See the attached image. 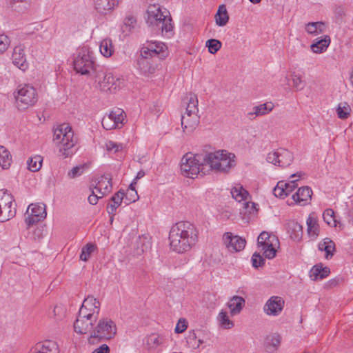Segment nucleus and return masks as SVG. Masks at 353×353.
Listing matches in <instances>:
<instances>
[{"label":"nucleus","mask_w":353,"mask_h":353,"mask_svg":"<svg viewBox=\"0 0 353 353\" xmlns=\"http://www.w3.org/2000/svg\"><path fill=\"white\" fill-rule=\"evenodd\" d=\"M305 30L310 34L317 35L325 32V25L321 21L309 22L305 24Z\"/></svg>","instance_id":"36"},{"label":"nucleus","mask_w":353,"mask_h":353,"mask_svg":"<svg viewBox=\"0 0 353 353\" xmlns=\"http://www.w3.org/2000/svg\"><path fill=\"white\" fill-rule=\"evenodd\" d=\"M258 245L262 248L264 256L272 259L276 256V248L279 245V239L274 234L263 231L257 239Z\"/></svg>","instance_id":"8"},{"label":"nucleus","mask_w":353,"mask_h":353,"mask_svg":"<svg viewBox=\"0 0 353 353\" xmlns=\"http://www.w3.org/2000/svg\"><path fill=\"white\" fill-rule=\"evenodd\" d=\"M57 345L54 341H46L43 343L37 344L31 353H57Z\"/></svg>","instance_id":"31"},{"label":"nucleus","mask_w":353,"mask_h":353,"mask_svg":"<svg viewBox=\"0 0 353 353\" xmlns=\"http://www.w3.org/2000/svg\"><path fill=\"white\" fill-rule=\"evenodd\" d=\"M265 262L264 259L260 255L259 253H254L252 256V266L255 268H258L263 265Z\"/></svg>","instance_id":"55"},{"label":"nucleus","mask_w":353,"mask_h":353,"mask_svg":"<svg viewBox=\"0 0 353 353\" xmlns=\"http://www.w3.org/2000/svg\"><path fill=\"white\" fill-rule=\"evenodd\" d=\"M101 53L105 57H110L113 52L114 48L110 39H104L102 41L99 46Z\"/></svg>","instance_id":"44"},{"label":"nucleus","mask_w":353,"mask_h":353,"mask_svg":"<svg viewBox=\"0 0 353 353\" xmlns=\"http://www.w3.org/2000/svg\"><path fill=\"white\" fill-rule=\"evenodd\" d=\"M163 343V338L156 334H152L146 338V344L150 348H157Z\"/></svg>","instance_id":"49"},{"label":"nucleus","mask_w":353,"mask_h":353,"mask_svg":"<svg viewBox=\"0 0 353 353\" xmlns=\"http://www.w3.org/2000/svg\"><path fill=\"white\" fill-rule=\"evenodd\" d=\"M101 124L103 128L107 130H111L116 128L120 129L122 128V125H118L116 123H114L108 115L103 117L101 121Z\"/></svg>","instance_id":"53"},{"label":"nucleus","mask_w":353,"mask_h":353,"mask_svg":"<svg viewBox=\"0 0 353 353\" xmlns=\"http://www.w3.org/2000/svg\"><path fill=\"white\" fill-rule=\"evenodd\" d=\"M125 192L123 190H120L111 198V203H108L107 206V211L109 214L114 215L117 208L121 204L124 199Z\"/></svg>","instance_id":"33"},{"label":"nucleus","mask_w":353,"mask_h":353,"mask_svg":"<svg viewBox=\"0 0 353 353\" xmlns=\"http://www.w3.org/2000/svg\"><path fill=\"white\" fill-rule=\"evenodd\" d=\"M229 16L226 7L224 4L219 6L217 12L215 14V21L219 26H224L228 22Z\"/></svg>","instance_id":"38"},{"label":"nucleus","mask_w":353,"mask_h":353,"mask_svg":"<svg viewBox=\"0 0 353 353\" xmlns=\"http://www.w3.org/2000/svg\"><path fill=\"white\" fill-rule=\"evenodd\" d=\"M231 194L232 197L239 202L245 200L249 196L248 192L240 185L234 187L231 190Z\"/></svg>","instance_id":"42"},{"label":"nucleus","mask_w":353,"mask_h":353,"mask_svg":"<svg viewBox=\"0 0 353 353\" xmlns=\"http://www.w3.org/2000/svg\"><path fill=\"white\" fill-rule=\"evenodd\" d=\"M92 353H110V347L108 345L103 344L99 348L95 349Z\"/></svg>","instance_id":"61"},{"label":"nucleus","mask_w":353,"mask_h":353,"mask_svg":"<svg viewBox=\"0 0 353 353\" xmlns=\"http://www.w3.org/2000/svg\"><path fill=\"white\" fill-rule=\"evenodd\" d=\"M281 336L276 333L271 334L266 337L265 349L270 353H274L280 347Z\"/></svg>","instance_id":"29"},{"label":"nucleus","mask_w":353,"mask_h":353,"mask_svg":"<svg viewBox=\"0 0 353 353\" xmlns=\"http://www.w3.org/2000/svg\"><path fill=\"white\" fill-rule=\"evenodd\" d=\"M27 213L28 214L25 222L28 226L33 225L46 217V205L43 203H31L28 208Z\"/></svg>","instance_id":"10"},{"label":"nucleus","mask_w":353,"mask_h":353,"mask_svg":"<svg viewBox=\"0 0 353 353\" xmlns=\"http://www.w3.org/2000/svg\"><path fill=\"white\" fill-rule=\"evenodd\" d=\"M331 39L330 36L325 35L323 37L317 38L315 41L311 44L310 48L314 53H323L330 46Z\"/></svg>","instance_id":"28"},{"label":"nucleus","mask_w":353,"mask_h":353,"mask_svg":"<svg viewBox=\"0 0 353 353\" xmlns=\"http://www.w3.org/2000/svg\"><path fill=\"white\" fill-rule=\"evenodd\" d=\"M223 155V150H218L214 152H207L203 155V161L205 166L210 165L211 170H219V165L221 163V158Z\"/></svg>","instance_id":"23"},{"label":"nucleus","mask_w":353,"mask_h":353,"mask_svg":"<svg viewBox=\"0 0 353 353\" xmlns=\"http://www.w3.org/2000/svg\"><path fill=\"white\" fill-rule=\"evenodd\" d=\"M350 111L351 108L347 103H339L336 109L338 117L341 119H347L350 115Z\"/></svg>","instance_id":"50"},{"label":"nucleus","mask_w":353,"mask_h":353,"mask_svg":"<svg viewBox=\"0 0 353 353\" xmlns=\"http://www.w3.org/2000/svg\"><path fill=\"white\" fill-rule=\"evenodd\" d=\"M245 299L239 296H234L228 303V306L230 310L232 315H236L241 312L243 307L245 306Z\"/></svg>","instance_id":"30"},{"label":"nucleus","mask_w":353,"mask_h":353,"mask_svg":"<svg viewBox=\"0 0 353 353\" xmlns=\"http://www.w3.org/2000/svg\"><path fill=\"white\" fill-rule=\"evenodd\" d=\"M88 298H85L79 311V315L74 323V330L79 334H86L88 331V310L85 303Z\"/></svg>","instance_id":"14"},{"label":"nucleus","mask_w":353,"mask_h":353,"mask_svg":"<svg viewBox=\"0 0 353 353\" xmlns=\"http://www.w3.org/2000/svg\"><path fill=\"white\" fill-rule=\"evenodd\" d=\"M145 174L143 170L139 171L138 173L137 174V176H136L135 179H134V181H136L137 180L143 178L145 176Z\"/></svg>","instance_id":"63"},{"label":"nucleus","mask_w":353,"mask_h":353,"mask_svg":"<svg viewBox=\"0 0 353 353\" xmlns=\"http://www.w3.org/2000/svg\"><path fill=\"white\" fill-rule=\"evenodd\" d=\"M205 46L208 48L209 52L214 54L221 49L222 43L219 40L210 39L206 41Z\"/></svg>","instance_id":"52"},{"label":"nucleus","mask_w":353,"mask_h":353,"mask_svg":"<svg viewBox=\"0 0 353 353\" xmlns=\"http://www.w3.org/2000/svg\"><path fill=\"white\" fill-rule=\"evenodd\" d=\"M12 63L19 69L25 71L28 68V63L23 48L21 46H16L12 55Z\"/></svg>","instance_id":"22"},{"label":"nucleus","mask_w":353,"mask_h":353,"mask_svg":"<svg viewBox=\"0 0 353 353\" xmlns=\"http://www.w3.org/2000/svg\"><path fill=\"white\" fill-rule=\"evenodd\" d=\"M137 68L141 73L148 75L155 72L156 63L154 58L141 50V55L137 59Z\"/></svg>","instance_id":"16"},{"label":"nucleus","mask_w":353,"mask_h":353,"mask_svg":"<svg viewBox=\"0 0 353 353\" xmlns=\"http://www.w3.org/2000/svg\"><path fill=\"white\" fill-rule=\"evenodd\" d=\"M12 157L10 152L3 146L0 145V168L8 169L10 166Z\"/></svg>","instance_id":"40"},{"label":"nucleus","mask_w":353,"mask_h":353,"mask_svg":"<svg viewBox=\"0 0 353 353\" xmlns=\"http://www.w3.org/2000/svg\"><path fill=\"white\" fill-rule=\"evenodd\" d=\"M88 46H83L78 48L76 54L74 55V69L77 73L81 74H88Z\"/></svg>","instance_id":"13"},{"label":"nucleus","mask_w":353,"mask_h":353,"mask_svg":"<svg viewBox=\"0 0 353 353\" xmlns=\"http://www.w3.org/2000/svg\"><path fill=\"white\" fill-rule=\"evenodd\" d=\"M119 3V0H94V9L103 15L110 12Z\"/></svg>","instance_id":"21"},{"label":"nucleus","mask_w":353,"mask_h":353,"mask_svg":"<svg viewBox=\"0 0 353 353\" xmlns=\"http://www.w3.org/2000/svg\"><path fill=\"white\" fill-rule=\"evenodd\" d=\"M169 240L172 250L183 253L196 245L198 241V231L190 222L180 221L171 228Z\"/></svg>","instance_id":"1"},{"label":"nucleus","mask_w":353,"mask_h":353,"mask_svg":"<svg viewBox=\"0 0 353 353\" xmlns=\"http://www.w3.org/2000/svg\"><path fill=\"white\" fill-rule=\"evenodd\" d=\"M307 232L308 236L312 239L315 240L319 235L320 228L318 223V219L315 213L310 214L307 219Z\"/></svg>","instance_id":"24"},{"label":"nucleus","mask_w":353,"mask_h":353,"mask_svg":"<svg viewBox=\"0 0 353 353\" xmlns=\"http://www.w3.org/2000/svg\"><path fill=\"white\" fill-rule=\"evenodd\" d=\"M318 248L319 250L325 252V258L327 259L331 258L335 252V243L330 238H325L319 242Z\"/></svg>","instance_id":"35"},{"label":"nucleus","mask_w":353,"mask_h":353,"mask_svg":"<svg viewBox=\"0 0 353 353\" xmlns=\"http://www.w3.org/2000/svg\"><path fill=\"white\" fill-rule=\"evenodd\" d=\"M330 273V270L327 267H323L321 264L316 265L312 267L310 271V276L314 280H321L327 277Z\"/></svg>","instance_id":"32"},{"label":"nucleus","mask_w":353,"mask_h":353,"mask_svg":"<svg viewBox=\"0 0 353 353\" xmlns=\"http://www.w3.org/2000/svg\"><path fill=\"white\" fill-rule=\"evenodd\" d=\"M10 45L9 38L4 34H0V54H3L8 48Z\"/></svg>","instance_id":"57"},{"label":"nucleus","mask_w":353,"mask_h":353,"mask_svg":"<svg viewBox=\"0 0 353 353\" xmlns=\"http://www.w3.org/2000/svg\"><path fill=\"white\" fill-rule=\"evenodd\" d=\"M42 234V230L41 228H37L34 232V239H36V236L38 238V239H40L41 236Z\"/></svg>","instance_id":"62"},{"label":"nucleus","mask_w":353,"mask_h":353,"mask_svg":"<svg viewBox=\"0 0 353 353\" xmlns=\"http://www.w3.org/2000/svg\"><path fill=\"white\" fill-rule=\"evenodd\" d=\"M221 158V163L219 165V170L221 172H228L235 165V155L234 154L223 150V155Z\"/></svg>","instance_id":"26"},{"label":"nucleus","mask_w":353,"mask_h":353,"mask_svg":"<svg viewBox=\"0 0 353 353\" xmlns=\"http://www.w3.org/2000/svg\"><path fill=\"white\" fill-rule=\"evenodd\" d=\"M293 86L296 90H301L304 88V83L302 80L301 76L299 74H293L292 75Z\"/></svg>","instance_id":"56"},{"label":"nucleus","mask_w":353,"mask_h":353,"mask_svg":"<svg viewBox=\"0 0 353 353\" xmlns=\"http://www.w3.org/2000/svg\"><path fill=\"white\" fill-rule=\"evenodd\" d=\"M188 327L187 321L185 319H181L175 327L176 333H183Z\"/></svg>","instance_id":"58"},{"label":"nucleus","mask_w":353,"mask_h":353,"mask_svg":"<svg viewBox=\"0 0 353 353\" xmlns=\"http://www.w3.org/2000/svg\"><path fill=\"white\" fill-rule=\"evenodd\" d=\"M218 320L221 326L224 329H230L234 326V323L230 320L226 312L221 311L219 314Z\"/></svg>","instance_id":"47"},{"label":"nucleus","mask_w":353,"mask_h":353,"mask_svg":"<svg viewBox=\"0 0 353 353\" xmlns=\"http://www.w3.org/2000/svg\"><path fill=\"white\" fill-rule=\"evenodd\" d=\"M203 154L193 155L190 153L185 154L181 159V170L182 174L187 177L194 179L201 172L205 174L203 171L205 164L201 163Z\"/></svg>","instance_id":"5"},{"label":"nucleus","mask_w":353,"mask_h":353,"mask_svg":"<svg viewBox=\"0 0 353 353\" xmlns=\"http://www.w3.org/2000/svg\"><path fill=\"white\" fill-rule=\"evenodd\" d=\"M274 108V104L267 102L259 105L254 106L252 110L246 114V117L250 120H254L257 117L263 116L270 112Z\"/></svg>","instance_id":"20"},{"label":"nucleus","mask_w":353,"mask_h":353,"mask_svg":"<svg viewBox=\"0 0 353 353\" xmlns=\"http://www.w3.org/2000/svg\"><path fill=\"white\" fill-rule=\"evenodd\" d=\"M88 168V165L87 163H84L82 165H79L77 166L74 167L68 173V176L70 179H74L78 176H81L83 173L85 172L87 169Z\"/></svg>","instance_id":"48"},{"label":"nucleus","mask_w":353,"mask_h":353,"mask_svg":"<svg viewBox=\"0 0 353 353\" xmlns=\"http://www.w3.org/2000/svg\"><path fill=\"white\" fill-rule=\"evenodd\" d=\"M105 148L108 151L114 150L116 152L121 149V145L112 141H108L105 143Z\"/></svg>","instance_id":"59"},{"label":"nucleus","mask_w":353,"mask_h":353,"mask_svg":"<svg viewBox=\"0 0 353 353\" xmlns=\"http://www.w3.org/2000/svg\"><path fill=\"white\" fill-rule=\"evenodd\" d=\"M288 232L290 238L294 241H299L303 236V226L296 221H291L288 223Z\"/></svg>","instance_id":"34"},{"label":"nucleus","mask_w":353,"mask_h":353,"mask_svg":"<svg viewBox=\"0 0 353 353\" xmlns=\"http://www.w3.org/2000/svg\"><path fill=\"white\" fill-rule=\"evenodd\" d=\"M117 333V326L114 321L108 319H101L94 330L90 334V343L101 342L111 339Z\"/></svg>","instance_id":"6"},{"label":"nucleus","mask_w":353,"mask_h":353,"mask_svg":"<svg viewBox=\"0 0 353 353\" xmlns=\"http://www.w3.org/2000/svg\"><path fill=\"white\" fill-rule=\"evenodd\" d=\"M342 280L340 279H334L329 281L330 285L334 286L338 285Z\"/></svg>","instance_id":"64"},{"label":"nucleus","mask_w":353,"mask_h":353,"mask_svg":"<svg viewBox=\"0 0 353 353\" xmlns=\"http://www.w3.org/2000/svg\"><path fill=\"white\" fill-rule=\"evenodd\" d=\"M90 302H91V305L93 307L92 308H91L90 307V314H89L90 321H96L98 318L99 313L101 304L98 300H97L95 298H93L92 296H90ZM90 324L92 325V323L90 322Z\"/></svg>","instance_id":"41"},{"label":"nucleus","mask_w":353,"mask_h":353,"mask_svg":"<svg viewBox=\"0 0 353 353\" xmlns=\"http://www.w3.org/2000/svg\"><path fill=\"white\" fill-rule=\"evenodd\" d=\"M293 154L288 150L279 148L276 151L270 152L267 157L268 162L280 167H287L293 161Z\"/></svg>","instance_id":"12"},{"label":"nucleus","mask_w":353,"mask_h":353,"mask_svg":"<svg viewBox=\"0 0 353 353\" xmlns=\"http://www.w3.org/2000/svg\"><path fill=\"white\" fill-rule=\"evenodd\" d=\"M112 179L109 175L102 176L99 178L94 189H92L90 194V204L95 205L99 199L109 193L112 190Z\"/></svg>","instance_id":"9"},{"label":"nucleus","mask_w":353,"mask_h":353,"mask_svg":"<svg viewBox=\"0 0 353 353\" xmlns=\"http://www.w3.org/2000/svg\"><path fill=\"white\" fill-rule=\"evenodd\" d=\"M54 142L60 145L59 153L63 158L72 156L76 151L74 132L68 123L59 125L54 130Z\"/></svg>","instance_id":"4"},{"label":"nucleus","mask_w":353,"mask_h":353,"mask_svg":"<svg viewBox=\"0 0 353 353\" xmlns=\"http://www.w3.org/2000/svg\"><path fill=\"white\" fill-rule=\"evenodd\" d=\"M166 48L164 43L161 42H154L148 44V46L143 47L141 50H145L146 54L153 58L156 57L162 58L165 57L164 52Z\"/></svg>","instance_id":"25"},{"label":"nucleus","mask_w":353,"mask_h":353,"mask_svg":"<svg viewBox=\"0 0 353 353\" xmlns=\"http://www.w3.org/2000/svg\"><path fill=\"white\" fill-rule=\"evenodd\" d=\"M285 305L283 299L278 296H271L264 305L263 311L268 316H279Z\"/></svg>","instance_id":"17"},{"label":"nucleus","mask_w":353,"mask_h":353,"mask_svg":"<svg viewBox=\"0 0 353 353\" xmlns=\"http://www.w3.org/2000/svg\"><path fill=\"white\" fill-rule=\"evenodd\" d=\"M80 259L84 261H86L88 259V243L84 245L82 248Z\"/></svg>","instance_id":"60"},{"label":"nucleus","mask_w":353,"mask_h":353,"mask_svg":"<svg viewBox=\"0 0 353 353\" xmlns=\"http://www.w3.org/2000/svg\"><path fill=\"white\" fill-rule=\"evenodd\" d=\"M312 190L308 186H303L298 189L297 192L292 195V199L301 205H305L311 199Z\"/></svg>","instance_id":"27"},{"label":"nucleus","mask_w":353,"mask_h":353,"mask_svg":"<svg viewBox=\"0 0 353 353\" xmlns=\"http://www.w3.org/2000/svg\"><path fill=\"white\" fill-rule=\"evenodd\" d=\"M123 81V79L114 77L110 72L107 73L101 66L95 65L90 59V85L93 88L112 92L121 88Z\"/></svg>","instance_id":"2"},{"label":"nucleus","mask_w":353,"mask_h":353,"mask_svg":"<svg viewBox=\"0 0 353 353\" xmlns=\"http://www.w3.org/2000/svg\"><path fill=\"white\" fill-rule=\"evenodd\" d=\"M323 218L324 221L328 225H333L334 227L336 226V221L335 219V215L334 212L332 209L328 208L326 209L323 214Z\"/></svg>","instance_id":"51"},{"label":"nucleus","mask_w":353,"mask_h":353,"mask_svg":"<svg viewBox=\"0 0 353 353\" xmlns=\"http://www.w3.org/2000/svg\"><path fill=\"white\" fill-rule=\"evenodd\" d=\"M297 180H292L290 183L283 181L278 182L276 187L273 189V194L275 196L284 198L288 196L297 187Z\"/></svg>","instance_id":"19"},{"label":"nucleus","mask_w":353,"mask_h":353,"mask_svg":"<svg viewBox=\"0 0 353 353\" xmlns=\"http://www.w3.org/2000/svg\"><path fill=\"white\" fill-rule=\"evenodd\" d=\"M8 6L17 12H24L30 6V0H6Z\"/></svg>","instance_id":"37"},{"label":"nucleus","mask_w":353,"mask_h":353,"mask_svg":"<svg viewBox=\"0 0 353 353\" xmlns=\"http://www.w3.org/2000/svg\"><path fill=\"white\" fill-rule=\"evenodd\" d=\"M223 243L230 252H240L244 249L246 241L239 236H234L231 232H225L223 235Z\"/></svg>","instance_id":"15"},{"label":"nucleus","mask_w":353,"mask_h":353,"mask_svg":"<svg viewBox=\"0 0 353 353\" xmlns=\"http://www.w3.org/2000/svg\"><path fill=\"white\" fill-rule=\"evenodd\" d=\"M137 19L133 16H128L124 19L121 30L123 32H130L135 28L137 25Z\"/></svg>","instance_id":"46"},{"label":"nucleus","mask_w":353,"mask_h":353,"mask_svg":"<svg viewBox=\"0 0 353 353\" xmlns=\"http://www.w3.org/2000/svg\"><path fill=\"white\" fill-rule=\"evenodd\" d=\"M199 108L197 97L196 94L190 93L189 94L188 103L185 113H190V114H197Z\"/></svg>","instance_id":"43"},{"label":"nucleus","mask_w":353,"mask_h":353,"mask_svg":"<svg viewBox=\"0 0 353 353\" xmlns=\"http://www.w3.org/2000/svg\"><path fill=\"white\" fill-rule=\"evenodd\" d=\"M125 199V203L129 204L130 203L135 202L138 199L139 196L135 189L132 190H127V192L124 195Z\"/></svg>","instance_id":"54"},{"label":"nucleus","mask_w":353,"mask_h":353,"mask_svg":"<svg viewBox=\"0 0 353 353\" xmlns=\"http://www.w3.org/2000/svg\"><path fill=\"white\" fill-rule=\"evenodd\" d=\"M169 12L165 9L162 11L159 5H150L146 11V23L153 31L159 34L172 32L173 26L172 19L168 17Z\"/></svg>","instance_id":"3"},{"label":"nucleus","mask_w":353,"mask_h":353,"mask_svg":"<svg viewBox=\"0 0 353 353\" xmlns=\"http://www.w3.org/2000/svg\"><path fill=\"white\" fill-rule=\"evenodd\" d=\"M16 100L25 105H33L37 101V90L30 85H21L18 88Z\"/></svg>","instance_id":"11"},{"label":"nucleus","mask_w":353,"mask_h":353,"mask_svg":"<svg viewBox=\"0 0 353 353\" xmlns=\"http://www.w3.org/2000/svg\"><path fill=\"white\" fill-rule=\"evenodd\" d=\"M11 194L0 190V222H6L16 214V204Z\"/></svg>","instance_id":"7"},{"label":"nucleus","mask_w":353,"mask_h":353,"mask_svg":"<svg viewBox=\"0 0 353 353\" xmlns=\"http://www.w3.org/2000/svg\"><path fill=\"white\" fill-rule=\"evenodd\" d=\"M199 124V117L197 114L185 113L181 116V127L183 132L191 134Z\"/></svg>","instance_id":"18"},{"label":"nucleus","mask_w":353,"mask_h":353,"mask_svg":"<svg viewBox=\"0 0 353 353\" xmlns=\"http://www.w3.org/2000/svg\"><path fill=\"white\" fill-rule=\"evenodd\" d=\"M43 159L41 156L37 155L29 158L27 161L28 168L32 172L39 170L42 166Z\"/></svg>","instance_id":"45"},{"label":"nucleus","mask_w":353,"mask_h":353,"mask_svg":"<svg viewBox=\"0 0 353 353\" xmlns=\"http://www.w3.org/2000/svg\"><path fill=\"white\" fill-rule=\"evenodd\" d=\"M108 116L114 123L118 125H122V127L123 126L126 115L122 109L115 108L110 111Z\"/></svg>","instance_id":"39"}]
</instances>
